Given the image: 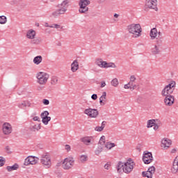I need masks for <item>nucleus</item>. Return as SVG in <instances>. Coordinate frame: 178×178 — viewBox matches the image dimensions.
<instances>
[{
  "label": "nucleus",
  "mask_w": 178,
  "mask_h": 178,
  "mask_svg": "<svg viewBox=\"0 0 178 178\" xmlns=\"http://www.w3.org/2000/svg\"><path fill=\"white\" fill-rule=\"evenodd\" d=\"M69 0H64L61 3L57 5L58 9L51 13V16L54 18L59 17L61 15H65L67 12L69 6Z\"/></svg>",
  "instance_id": "obj_1"
},
{
  "label": "nucleus",
  "mask_w": 178,
  "mask_h": 178,
  "mask_svg": "<svg viewBox=\"0 0 178 178\" xmlns=\"http://www.w3.org/2000/svg\"><path fill=\"white\" fill-rule=\"evenodd\" d=\"M127 30L129 34H132L134 38L141 37V33H143V28L140 24H131L127 26Z\"/></svg>",
  "instance_id": "obj_2"
},
{
  "label": "nucleus",
  "mask_w": 178,
  "mask_h": 178,
  "mask_svg": "<svg viewBox=\"0 0 178 178\" xmlns=\"http://www.w3.org/2000/svg\"><path fill=\"white\" fill-rule=\"evenodd\" d=\"M37 83L40 86H44L48 82L49 74L46 72H40L36 75Z\"/></svg>",
  "instance_id": "obj_3"
},
{
  "label": "nucleus",
  "mask_w": 178,
  "mask_h": 178,
  "mask_svg": "<svg viewBox=\"0 0 178 178\" xmlns=\"http://www.w3.org/2000/svg\"><path fill=\"white\" fill-rule=\"evenodd\" d=\"M134 161H133V159H129L126 162L124 163V167L122 168V172L124 173H126L127 175H129L133 172V169H134Z\"/></svg>",
  "instance_id": "obj_4"
},
{
  "label": "nucleus",
  "mask_w": 178,
  "mask_h": 178,
  "mask_svg": "<svg viewBox=\"0 0 178 178\" xmlns=\"http://www.w3.org/2000/svg\"><path fill=\"white\" fill-rule=\"evenodd\" d=\"M90 3H91V1L90 0H79V13L87 14V12H88V6L90 5Z\"/></svg>",
  "instance_id": "obj_5"
},
{
  "label": "nucleus",
  "mask_w": 178,
  "mask_h": 178,
  "mask_svg": "<svg viewBox=\"0 0 178 178\" xmlns=\"http://www.w3.org/2000/svg\"><path fill=\"white\" fill-rule=\"evenodd\" d=\"M95 63L99 67H102L104 69H108V67H116L115 63H108L106 61L102 60V58H97Z\"/></svg>",
  "instance_id": "obj_6"
},
{
  "label": "nucleus",
  "mask_w": 178,
  "mask_h": 178,
  "mask_svg": "<svg viewBox=\"0 0 178 178\" xmlns=\"http://www.w3.org/2000/svg\"><path fill=\"white\" fill-rule=\"evenodd\" d=\"M74 165V159L73 157L65 158L63 162V168L65 170H69L72 169V167Z\"/></svg>",
  "instance_id": "obj_7"
},
{
  "label": "nucleus",
  "mask_w": 178,
  "mask_h": 178,
  "mask_svg": "<svg viewBox=\"0 0 178 178\" xmlns=\"http://www.w3.org/2000/svg\"><path fill=\"white\" fill-rule=\"evenodd\" d=\"M83 113L87 115V116H89V118H97L98 115H99L98 110L91 108H86Z\"/></svg>",
  "instance_id": "obj_8"
},
{
  "label": "nucleus",
  "mask_w": 178,
  "mask_h": 178,
  "mask_svg": "<svg viewBox=\"0 0 178 178\" xmlns=\"http://www.w3.org/2000/svg\"><path fill=\"white\" fill-rule=\"evenodd\" d=\"M40 162L46 168H51V157L48 154H42L41 156Z\"/></svg>",
  "instance_id": "obj_9"
},
{
  "label": "nucleus",
  "mask_w": 178,
  "mask_h": 178,
  "mask_svg": "<svg viewBox=\"0 0 178 178\" xmlns=\"http://www.w3.org/2000/svg\"><path fill=\"white\" fill-rule=\"evenodd\" d=\"M157 0H146L145 7L148 9H153L156 12H158Z\"/></svg>",
  "instance_id": "obj_10"
},
{
  "label": "nucleus",
  "mask_w": 178,
  "mask_h": 178,
  "mask_svg": "<svg viewBox=\"0 0 178 178\" xmlns=\"http://www.w3.org/2000/svg\"><path fill=\"white\" fill-rule=\"evenodd\" d=\"M143 161L145 165H149L152 161H154V157H152V153L151 152H144L143 156Z\"/></svg>",
  "instance_id": "obj_11"
},
{
  "label": "nucleus",
  "mask_w": 178,
  "mask_h": 178,
  "mask_svg": "<svg viewBox=\"0 0 178 178\" xmlns=\"http://www.w3.org/2000/svg\"><path fill=\"white\" fill-rule=\"evenodd\" d=\"M164 104L166 106H172L173 104H175V96L173 95H168L164 96Z\"/></svg>",
  "instance_id": "obj_12"
},
{
  "label": "nucleus",
  "mask_w": 178,
  "mask_h": 178,
  "mask_svg": "<svg viewBox=\"0 0 178 178\" xmlns=\"http://www.w3.org/2000/svg\"><path fill=\"white\" fill-rule=\"evenodd\" d=\"M2 130H3V134H5L6 136H8V134H10V133H12V125H10V124L8 122H5L3 124Z\"/></svg>",
  "instance_id": "obj_13"
},
{
  "label": "nucleus",
  "mask_w": 178,
  "mask_h": 178,
  "mask_svg": "<svg viewBox=\"0 0 178 178\" xmlns=\"http://www.w3.org/2000/svg\"><path fill=\"white\" fill-rule=\"evenodd\" d=\"M81 143H83L85 145H91L94 144V137L93 136H84L81 138Z\"/></svg>",
  "instance_id": "obj_14"
},
{
  "label": "nucleus",
  "mask_w": 178,
  "mask_h": 178,
  "mask_svg": "<svg viewBox=\"0 0 178 178\" xmlns=\"http://www.w3.org/2000/svg\"><path fill=\"white\" fill-rule=\"evenodd\" d=\"M79 59H80V57H78L71 64V71L72 73H76L79 70Z\"/></svg>",
  "instance_id": "obj_15"
},
{
  "label": "nucleus",
  "mask_w": 178,
  "mask_h": 178,
  "mask_svg": "<svg viewBox=\"0 0 178 178\" xmlns=\"http://www.w3.org/2000/svg\"><path fill=\"white\" fill-rule=\"evenodd\" d=\"M170 145H172V140H170V139L164 138L161 140V147L163 148H169V147H170Z\"/></svg>",
  "instance_id": "obj_16"
},
{
  "label": "nucleus",
  "mask_w": 178,
  "mask_h": 178,
  "mask_svg": "<svg viewBox=\"0 0 178 178\" xmlns=\"http://www.w3.org/2000/svg\"><path fill=\"white\" fill-rule=\"evenodd\" d=\"M171 172L174 175H176L178 172V159H175L173 161L172 166L171 168Z\"/></svg>",
  "instance_id": "obj_17"
},
{
  "label": "nucleus",
  "mask_w": 178,
  "mask_h": 178,
  "mask_svg": "<svg viewBox=\"0 0 178 178\" xmlns=\"http://www.w3.org/2000/svg\"><path fill=\"white\" fill-rule=\"evenodd\" d=\"M26 38H29V40H34L35 38V31L33 29H30L26 33Z\"/></svg>",
  "instance_id": "obj_18"
},
{
  "label": "nucleus",
  "mask_w": 178,
  "mask_h": 178,
  "mask_svg": "<svg viewBox=\"0 0 178 178\" xmlns=\"http://www.w3.org/2000/svg\"><path fill=\"white\" fill-rule=\"evenodd\" d=\"M151 40H155L158 35V29L156 28H153L151 29L149 33Z\"/></svg>",
  "instance_id": "obj_19"
},
{
  "label": "nucleus",
  "mask_w": 178,
  "mask_h": 178,
  "mask_svg": "<svg viewBox=\"0 0 178 178\" xmlns=\"http://www.w3.org/2000/svg\"><path fill=\"white\" fill-rule=\"evenodd\" d=\"M173 91H175V88L163 89V90L161 91V95L163 96L172 95V94H173Z\"/></svg>",
  "instance_id": "obj_20"
},
{
  "label": "nucleus",
  "mask_w": 178,
  "mask_h": 178,
  "mask_svg": "<svg viewBox=\"0 0 178 178\" xmlns=\"http://www.w3.org/2000/svg\"><path fill=\"white\" fill-rule=\"evenodd\" d=\"M156 45L157 47H162L163 45V37L159 36V38H156Z\"/></svg>",
  "instance_id": "obj_21"
},
{
  "label": "nucleus",
  "mask_w": 178,
  "mask_h": 178,
  "mask_svg": "<svg viewBox=\"0 0 178 178\" xmlns=\"http://www.w3.org/2000/svg\"><path fill=\"white\" fill-rule=\"evenodd\" d=\"M6 169H7L8 172H13V170H17L19 169V164L15 163L12 166H7Z\"/></svg>",
  "instance_id": "obj_22"
},
{
  "label": "nucleus",
  "mask_w": 178,
  "mask_h": 178,
  "mask_svg": "<svg viewBox=\"0 0 178 178\" xmlns=\"http://www.w3.org/2000/svg\"><path fill=\"white\" fill-rule=\"evenodd\" d=\"M123 168H124V163H122V161H119L117 165L118 173H122L123 170Z\"/></svg>",
  "instance_id": "obj_23"
},
{
  "label": "nucleus",
  "mask_w": 178,
  "mask_h": 178,
  "mask_svg": "<svg viewBox=\"0 0 178 178\" xmlns=\"http://www.w3.org/2000/svg\"><path fill=\"white\" fill-rule=\"evenodd\" d=\"M161 50L159 49V46L154 45V47L152 49V54L153 55H159Z\"/></svg>",
  "instance_id": "obj_24"
},
{
  "label": "nucleus",
  "mask_w": 178,
  "mask_h": 178,
  "mask_svg": "<svg viewBox=\"0 0 178 178\" xmlns=\"http://www.w3.org/2000/svg\"><path fill=\"white\" fill-rule=\"evenodd\" d=\"M31 165H35L38 162V158L34 156H29Z\"/></svg>",
  "instance_id": "obj_25"
},
{
  "label": "nucleus",
  "mask_w": 178,
  "mask_h": 178,
  "mask_svg": "<svg viewBox=\"0 0 178 178\" xmlns=\"http://www.w3.org/2000/svg\"><path fill=\"white\" fill-rule=\"evenodd\" d=\"M59 81V79L56 76H52L51 77L50 83L51 86H56L58 84V81Z\"/></svg>",
  "instance_id": "obj_26"
},
{
  "label": "nucleus",
  "mask_w": 178,
  "mask_h": 178,
  "mask_svg": "<svg viewBox=\"0 0 178 178\" xmlns=\"http://www.w3.org/2000/svg\"><path fill=\"white\" fill-rule=\"evenodd\" d=\"M42 62V56H37L33 58V63L35 65H40Z\"/></svg>",
  "instance_id": "obj_27"
},
{
  "label": "nucleus",
  "mask_w": 178,
  "mask_h": 178,
  "mask_svg": "<svg viewBox=\"0 0 178 178\" xmlns=\"http://www.w3.org/2000/svg\"><path fill=\"white\" fill-rule=\"evenodd\" d=\"M156 122H158V120H149L147 124V129H150V127H152V126H154V124L156 123Z\"/></svg>",
  "instance_id": "obj_28"
},
{
  "label": "nucleus",
  "mask_w": 178,
  "mask_h": 178,
  "mask_svg": "<svg viewBox=\"0 0 178 178\" xmlns=\"http://www.w3.org/2000/svg\"><path fill=\"white\" fill-rule=\"evenodd\" d=\"M31 104L29 102H23V103H19L18 104V107L20 108V109H24V108H26V106H31Z\"/></svg>",
  "instance_id": "obj_29"
},
{
  "label": "nucleus",
  "mask_w": 178,
  "mask_h": 178,
  "mask_svg": "<svg viewBox=\"0 0 178 178\" xmlns=\"http://www.w3.org/2000/svg\"><path fill=\"white\" fill-rule=\"evenodd\" d=\"M104 99H106V92H103L102 95L99 98L100 105H105V103H104Z\"/></svg>",
  "instance_id": "obj_30"
},
{
  "label": "nucleus",
  "mask_w": 178,
  "mask_h": 178,
  "mask_svg": "<svg viewBox=\"0 0 178 178\" xmlns=\"http://www.w3.org/2000/svg\"><path fill=\"white\" fill-rule=\"evenodd\" d=\"M105 147L107 148V149H112V148L116 147V145L113 143L107 142L105 143Z\"/></svg>",
  "instance_id": "obj_31"
},
{
  "label": "nucleus",
  "mask_w": 178,
  "mask_h": 178,
  "mask_svg": "<svg viewBox=\"0 0 178 178\" xmlns=\"http://www.w3.org/2000/svg\"><path fill=\"white\" fill-rule=\"evenodd\" d=\"M175 87H176V82L175 81H171L170 83H169L168 85L165 86V87L164 88V89H172V88H175Z\"/></svg>",
  "instance_id": "obj_32"
},
{
  "label": "nucleus",
  "mask_w": 178,
  "mask_h": 178,
  "mask_svg": "<svg viewBox=\"0 0 178 178\" xmlns=\"http://www.w3.org/2000/svg\"><path fill=\"white\" fill-rule=\"evenodd\" d=\"M42 122L43 123V124H48V123H49V122H51V117H43L42 118Z\"/></svg>",
  "instance_id": "obj_33"
},
{
  "label": "nucleus",
  "mask_w": 178,
  "mask_h": 178,
  "mask_svg": "<svg viewBox=\"0 0 178 178\" xmlns=\"http://www.w3.org/2000/svg\"><path fill=\"white\" fill-rule=\"evenodd\" d=\"M8 22V18L5 15L0 16V24H6Z\"/></svg>",
  "instance_id": "obj_34"
},
{
  "label": "nucleus",
  "mask_w": 178,
  "mask_h": 178,
  "mask_svg": "<svg viewBox=\"0 0 178 178\" xmlns=\"http://www.w3.org/2000/svg\"><path fill=\"white\" fill-rule=\"evenodd\" d=\"M155 168L154 166H151L147 170V173H149V176H152L154 173H155Z\"/></svg>",
  "instance_id": "obj_35"
},
{
  "label": "nucleus",
  "mask_w": 178,
  "mask_h": 178,
  "mask_svg": "<svg viewBox=\"0 0 178 178\" xmlns=\"http://www.w3.org/2000/svg\"><path fill=\"white\" fill-rule=\"evenodd\" d=\"M40 129H41V124H39L38 125L35 124L31 127L32 131H38V130H40Z\"/></svg>",
  "instance_id": "obj_36"
},
{
  "label": "nucleus",
  "mask_w": 178,
  "mask_h": 178,
  "mask_svg": "<svg viewBox=\"0 0 178 178\" xmlns=\"http://www.w3.org/2000/svg\"><path fill=\"white\" fill-rule=\"evenodd\" d=\"M111 86H113V87H118V86H119V81L117 78H115L111 81Z\"/></svg>",
  "instance_id": "obj_37"
},
{
  "label": "nucleus",
  "mask_w": 178,
  "mask_h": 178,
  "mask_svg": "<svg viewBox=\"0 0 178 178\" xmlns=\"http://www.w3.org/2000/svg\"><path fill=\"white\" fill-rule=\"evenodd\" d=\"M40 42H41V39L40 38H35V39L33 38L31 41V44H35V45H38Z\"/></svg>",
  "instance_id": "obj_38"
},
{
  "label": "nucleus",
  "mask_w": 178,
  "mask_h": 178,
  "mask_svg": "<svg viewBox=\"0 0 178 178\" xmlns=\"http://www.w3.org/2000/svg\"><path fill=\"white\" fill-rule=\"evenodd\" d=\"M105 141H106V138H105V136H102L100 139H99V144L100 145H105Z\"/></svg>",
  "instance_id": "obj_39"
},
{
  "label": "nucleus",
  "mask_w": 178,
  "mask_h": 178,
  "mask_svg": "<svg viewBox=\"0 0 178 178\" xmlns=\"http://www.w3.org/2000/svg\"><path fill=\"white\" fill-rule=\"evenodd\" d=\"M49 115V112H48V111H44V112H42L40 114V118H48Z\"/></svg>",
  "instance_id": "obj_40"
},
{
  "label": "nucleus",
  "mask_w": 178,
  "mask_h": 178,
  "mask_svg": "<svg viewBox=\"0 0 178 178\" xmlns=\"http://www.w3.org/2000/svg\"><path fill=\"white\" fill-rule=\"evenodd\" d=\"M24 165L25 166H29V165H31V163H30V159L29 156L25 159Z\"/></svg>",
  "instance_id": "obj_41"
},
{
  "label": "nucleus",
  "mask_w": 178,
  "mask_h": 178,
  "mask_svg": "<svg viewBox=\"0 0 178 178\" xmlns=\"http://www.w3.org/2000/svg\"><path fill=\"white\" fill-rule=\"evenodd\" d=\"M5 165V158L0 157V168Z\"/></svg>",
  "instance_id": "obj_42"
},
{
  "label": "nucleus",
  "mask_w": 178,
  "mask_h": 178,
  "mask_svg": "<svg viewBox=\"0 0 178 178\" xmlns=\"http://www.w3.org/2000/svg\"><path fill=\"white\" fill-rule=\"evenodd\" d=\"M80 159H81V162H86V161H87V156L82 155L81 156Z\"/></svg>",
  "instance_id": "obj_43"
},
{
  "label": "nucleus",
  "mask_w": 178,
  "mask_h": 178,
  "mask_svg": "<svg viewBox=\"0 0 178 178\" xmlns=\"http://www.w3.org/2000/svg\"><path fill=\"white\" fill-rule=\"evenodd\" d=\"M159 124L160 123H156L155 122V124L153 125L154 126V130H155V131H156V130H158V129H159Z\"/></svg>",
  "instance_id": "obj_44"
},
{
  "label": "nucleus",
  "mask_w": 178,
  "mask_h": 178,
  "mask_svg": "<svg viewBox=\"0 0 178 178\" xmlns=\"http://www.w3.org/2000/svg\"><path fill=\"white\" fill-rule=\"evenodd\" d=\"M95 131H102V130H104V127H96L95 128Z\"/></svg>",
  "instance_id": "obj_45"
},
{
  "label": "nucleus",
  "mask_w": 178,
  "mask_h": 178,
  "mask_svg": "<svg viewBox=\"0 0 178 178\" xmlns=\"http://www.w3.org/2000/svg\"><path fill=\"white\" fill-rule=\"evenodd\" d=\"M142 176L143 177H148V176H149V173L148 172V171L146 172H142Z\"/></svg>",
  "instance_id": "obj_46"
},
{
  "label": "nucleus",
  "mask_w": 178,
  "mask_h": 178,
  "mask_svg": "<svg viewBox=\"0 0 178 178\" xmlns=\"http://www.w3.org/2000/svg\"><path fill=\"white\" fill-rule=\"evenodd\" d=\"M33 120H34V122H41V119L38 116L33 117Z\"/></svg>",
  "instance_id": "obj_47"
},
{
  "label": "nucleus",
  "mask_w": 178,
  "mask_h": 178,
  "mask_svg": "<svg viewBox=\"0 0 178 178\" xmlns=\"http://www.w3.org/2000/svg\"><path fill=\"white\" fill-rule=\"evenodd\" d=\"M100 152H102V147H100L99 149L95 150V155H99Z\"/></svg>",
  "instance_id": "obj_48"
},
{
  "label": "nucleus",
  "mask_w": 178,
  "mask_h": 178,
  "mask_svg": "<svg viewBox=\"0 0 178 178\" xmlns=\"http://www.w3.org/2000/svg\"><path fill=\"white\" fill-rule=\"evenodd\" d=\"M124 88H125V90H131V86H129V83H127L124 86Z\"/></svg>",
  "instance_id": "obj_49"
},
{
  "label": "nucleus",
  "mask_w": 178,
  "mask_h": 178,
  "mask_svg": "<svg viewBox=\"0 0 178 178\" xmlns=\"http://www.w3.org/2000/svg\"><path fill=\"white\" fill-rule=\"evenodd\" d=\"M130 81H131L132 83H134V81H136V76L134 75L130 76Z\"/></svg>",
  "instance_id": "obj_50"
},
{
  "label": "nucleus",
  "mask_w": 178,
  "mask_h": 178,
  "mask_svg": "<svg viewBox=\"0 0 178 178\" xmlns=\"http://www.w3.org/2000/svg\"><path fill=\"white\" fill-rule=\"evenodd\" d=\"M43 104L44 105H49V100L47 99H43Z\"/></svg>",
  "instance_id": "obj_51"
},
{
  "label": "nucleus",
  "mask_w": 178,
  "mask_h": 178,
  "mask_svg": "<svg viewBox=\"0 0 178 178\" xmlns=\"http://www.w3.org/2000/svg\"><path fill=\"white\" fill-rule=\"evenodd\" d=\"M110 167L111 164H109L108 163L104 165V169H106V170H108Z\"/></svg>",
  "instance_id": "obj_52"
},
{
  "label": "nucleus",
  "mask_w": 178,
  "mask_h": 178,
  "mask_svg": "<svg viewBox=\"0 0 178 178\" xmlns=\"http://www.w3.org/2000/svg\"><path fill=\"white\" fill-rule=\"evenodd\" d=\"M91 98H92V99L95 101V99H97V98H98V96L97 95V94H93V95H92Z\"/></svg>",
  "instance_id": "obj_53"
},
{
  "label": "nucleus",
  "mask_w": 178,
  "mask_h": 178,
  "mask_svg": "<svg viewBox=\"0 0 178 178\" xmlns=\"http://www.w3.org/2000/svg\"><path fill=\"white\" fill-rule=\"evenodd\" d=\"M65 148L67 151V152H69V151H70V149H71L70 145H65Z\"/></svg>",
  "instance_id": "obj_54"
},
{
  "label": "nucleus",
  "mask_w": 178,
  "mask_h": 178,
  "mask_svg": "<svg viewBox=\"0 0 178 178\" xmlns=\"http://www.w3.org/2000/svg\"><path fill=\"white\" fill-rule=\"evenodd\" d=\"M136 88H137V85L136 84H134L132 86H131V91H133V90H136Z\"/></svg>",
  "instance_id": "obj_55"
},
{
  "label": "nucleus",
  "mask_w": 178,
  "mask_h": 178,
  "mask_svg": "<svg viewBox=\"0 0 178 178\" xmlns=\"http://www.w3.org/2000/svg\"><path fill=\"white\" fill-rule=\"evenodd\" d=\"M106 124V121H103L102 122V126L101 127H103V129H105Z\"/></svg>",
  "instance_id": "obj_56"
},
{
  "label": "nucleus",
  "mask_w": 178,
  "mask_h": 178,
  "mask_svg": "<svg viewBox=\"0 0 178 178\" xmlns=\"http://www.w3.org/2000/svg\"><path fill=\"white\" fill-rule=\"evenodd\" d=\"M105 86H106V83H105V81H102L101 83V88H104Z\"/></svg>",
  "instance_id": "obj_57"
},
{
  "label": "nucleus",
  "mask_w": 178,
  "mask_h": 178,
  "mask_svg": "<svg viewBox=\"0 0 178 178\" xmlns=\"http://www.w3.org/2000/svg\"><path fill=\"white\" fill-rule=\"evenodd\" d=\"M54 29H60V25L58 24H54Z\"/></svg>",
  "instance_id": "obj_58"
},
{
  "label": "nucleus",
  "mask_w": 178,
  "mask_h": 178,
  "mask_svg": "<svg viewBox=\"0 0 178 178\" xmlns=\"http://www.w3.org/2000/svg\"><path fill=\"white\" fill-rule=\"evenodd\" d=\"M106 0H97L98 3H104Z\"/></svg>",
  "instance_id": "obj_59"
},
{
  "label": "nucleus",
  "mask_w": 178,
  "mask_h": 178,
  "mask_svg": "<svg viewBox=\"0 0 178 178\" xmlns=\"http://www.w3.org/2000/svg\"><path fill=\"white\" fill-rule=\"evenodd\" d=\"M6 152H8V154H9L10 152V149L9 148V146H7L6 147Z\"/></svg>",
  "instance_id": "obj_60"
},
{
  "label": "nucleus",
  "mask_w": 178,
  "mask_h": 178,
  "mask_svg": "<svg viewBox=\"0 0 178 178\" xmlns=\"http://www.w3.org/2000/svg\"><path fill=\"white\" fill-rule=\"evenodd\" d=\"M176 149H172V150H171V154H176Z\"/></svg>",
  "instance_id": "obj_61"
},
{
  "label": "nucleus",
  "mask_w": 178,
  "mask_h": 178,
  "mask_svg": "<svg viewBox=\"0 0 178 178\" xmlns=\"http://www.w3.org/2000/svg\"><path fill=\"white\" fill-rule=\"evenodd\" d=\"M134 85L133 82H131V81H130L129 83H128V86H130L131 87Z\"/></svg>",
  "instance_id": "obj_62"
},
{
  "label": "nucleus",
  "mask_w": 178,
  "mask_h": 178,
  "mask_svg": "<svg viewBox=\"0 0 178 178\" xmlns=\"http://www.w3.org/2000/svg\"><path fill=\"white\" fill-rule=\"evenodd\" d=\"M114 17H115V19H118V17H119V14H114Z\"/></svg>",
  "instance_id": "obj_63"
},
{
  "label": "nucleus",
  "mask_w": 178,
  "mask_h": 178,
  "mask_svg": "<svg viewBox=\"0 0 178 178\" xmlns=\"http://www.w3.org/2000/svg\"><path fill=\"white\" fill-rule=\"evenodd\" d=\"M44 26L45 27H49L50 25H49L48 23H46Z\"/></svg>",
  "instance_id": "obj_64"
}]
</instances>
